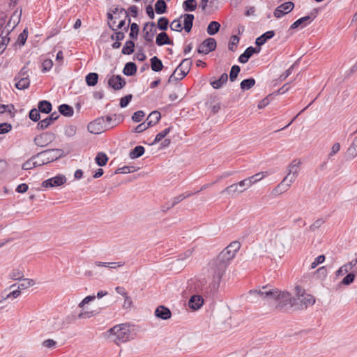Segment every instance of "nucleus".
<instances>
[{
    "mask_svg": "<svg viewBox=\"0 0 357 357\" xmlns=\"http://www.w3.org/2000/svg\"><path fill=\"white\" fill-rule=\"evenodd\" d=\"M325 260L324 255H319L317 258H315L314 261L311 264L310 268H315L319 264L323 263Z\"/></svg>",
    "mask_w": 357,
    "mask_h": 357,
    "instance_id": "nucleus-61",
    "label": "nucleus"
},
{
    "mask_svg": "<svg viewBox=\"0 0 357 357\" xmlns=\"http://www.w3.org/2000/svg\"><path fill=\"white\" fill-rule=\"evenodd\" d=\"M347 155L351 159L357 156V136L354 139L351 145L347 149Z\"/></svg>",
    "mask_w": 357,
    "mask_h": 357,
    "instance_id": "nucleus-33",
    "label": "nucleus"
},
{
    "mask_svg": "<svg viewBox=\"0 0 357 357\" xmlns=\"http://www.w3.org/2000/svg\"><path fill=\"white\" fill-rule=\"evenodd\" d=\"M67 181L66 177L63 174H58L54 177L45 180L42 183V186L45 188L59 187L63 185Z\"/></svg>",
    "mask_w": 357,
    "mask_h": 357,
    "instance_id": "nucleus-10",
    "label": "nucleus"
},
{
    "mask_svg": "<svg viewBox=\"0 0 357 357\" xmlns=\"http://www.w3.org/2000/svg\"><path fill=\"white\" fill-rule=\"evenodd\" d=\"M238 42L239 38L237 36H232L229 43V50L231 52H234Z\"/></svg>",
    "mask_w": 357,
    "mask_h": 357,
    "instance_id": "nucleus-50",
    "label": "nucleus"
},
{
    "mask_svg": "<svg viewBox=\"0 0 357 357\" xmlns=\"http://www.w3.org/2000/svg\"><path fill=\"white\" fill-rule=\"evenodd\" d=\"M172 31H181L183 29L181 21L180 20H174L170 24Z\"/></svg>",
    "mask_w": 357,
    "mask_h": 357,
    "instance_id": "nucleus-55",
    "label": "nucleus"
},
{
    "mask_svg": "<svg viewBox=\"0 0 357 357\" xmlns=\"http://www.w3.org/2000/svg\"><path fill=\"white\" fill-rule=\"evenodd\" d=\"M137 71V66L135 63L132 62H128L127 63L124 68L123 70V73L124 75L128 76H132L136 73Z\"/></svg>",
    "mask_w": 357,
    "mask_h": 357,
    "instance_id": "nucleus-32",
    "label": "nucleus"
},
{
    "mask_svg": "<svg viewBox=\"0 0 357 357\" xmlns=\"http://www.w3.org/2000/svg\"><path fill=\"white\" fill-rule=\"evenodd\" d=\"M21 294V291L17 288H13V290L8 291L7 289H4L0 294V303L8 300L17 298Z\"/></svg>",
    "mask_w": 357,
    "mask_h": 357,
    "instance_id": "nucleus-17",
    "label": "nucleus"
},
{
    "mask_svg": "<svg viewBox=\"0 0 357 357\" xmlns=\"http://www.w3.org/2000/svg\"><path fill=\"white\" fill-rule=\"evenodd\" d=\"M354 279L355 274L354 273H349L342 279L340 284L348 286L354 281Z\"/></svg>",
    "mask_w": 357,
    "mask_h": 357,
    "instance_id": "nucleus-46",
    "label": "nucleus"
},
{
    "mask_svg": "<svg viewBox=\"0 0 357 357\" xmlns=\"http://www.w3.org/2000/svg\"><path fill=\"white\" fill-rule=\"evenodd\" d=\"M135 168L130 166H124L121 168H118L115 171V174H128L135 172Z\"/></svg>",
    "mask_w": 357,
    "mask_h": 357,
    "instance_id": "nucleus-51",
    "label": "nucleus"
},
{
    "mask_svg": "<svg viewBox=\"0 0 357 357\" xmlns=\"http://www.w3.org/2000/svg\"><path fill=\"white\" fill-rule=\"evenodd\" d=\"M94 315L92 311H86L84 310V307L82 308L81 312L78 314L77 317L80 319H89Z\"/></svg>",
    "mask_w": 357,
    "mask_h": 357,
    "instance_id": "nucleus-57",
    "label": "nucleus"
},
{
    "mask_svg": "<svg viewBox=\"0 0 357 357\" xmlns=\"http://www.w3.org/2000/svg\"><path fill=\"white\" fill-rule=\"evenodd\" d=\"M325 222V220L322 218L317 219L315 220L309 227L310 231H314L319 229Z\"/></svg>",
    "mask_w": 357,
    "mask_h": 357,
    "instance_id": "nucleus-48",
    "label": "nucleus"
},
{
    "mask_svg": "<svg viewBox=\"0 0 357 357\" xmlns=\"http://www.w3.org/2000/svg\"><path fill=\"white\" fill-rule=\"evenodd\" d=\"M15 107L13 105H3L0 104V113L8 112L9 114L12 115Z\"/></svg>",
    "mask_w": 357,
    "mask_h": 357,
    "instance_id": "nucleus-54",
    "label": "nucleus"
},
{
    "mask_svg": "<svg viewBox=\"0 0 357 357\" xmlns=\"http://www.w3.org/2000/svg\"><path fill=\"white\" fill-rule=\"evenodd\" d=\"M183 17L184 29L186 32H190L192 27L194 15L192 14H184L181 16V18Z\"/></svg>",
    "mask_w": 357,
    "mask_h": 357,
    "instance_id": "nucleus-26",
    "label": "nucleus"
},
{
    "mask_svg": "<svg viewBox=\"0 0 357 357\" xmlns=\"http://www.w3.org/2000/svg\"><path fill=\"white\" fill-rule=\"evenodd\" d=\"M228 80V75L227 73H223L218 79L210 80V84L215 89H220Z\"/></svg>",
    "mask_w": 357,
    "mask_h": 357,
    "instance_id": "nucleus-23",
    "label": "nucleus"
},
{
    "mask_svg": "<svg viewBox=\"0 0 357 357\" xmlns=\"http://www.w3.org/2000/svg\"><path fill=\"white\" fill-rule=\"evenodd\" d=\"M108 160V157L103 152H98L95 158V161L99 166H105L107 164Z\"/></svg>",
    "mask_w": 357,
    "mask_h": 357,
    "instance_id": "nucleus-35",
    "label": "nucleus"
},
{
    "mask_svg": "<svg viewBox=\"0 0 357 357\" xmlns=\"http://www.w3.org/2000/svg\"><path fill=\"white\" fill-rule=\"evenodd\" d=\"M105 123L104 119H97L88 125V130L91 134H102L107 129L103 130L102 125Z\"/></svg>",
    "mask_w": 357,
    "mask_h": 357,
    "instance_id": "nucleus-16",
    "label": "nucleus"
},
{
    "mask_svg": "<svg viewBox=\"0 0 357 357\" xmlns=\"http://www.w3.org/2000/svg\"><path fill=\"white\" fill-rule=\"evenodd\" d=\"M275 35L273 31H268L256 39L255 43L257 46L264 45L267 40L272 38Z\"/></svg>",
    "mask_w": 357,
    "mask_h": 357,
    "instance_id": "nucleus-29",
    "label": "nucleus"
},
{
    "mask_svg": "<svg viewBox=\"0 0 357 357\" xmlns=\"http://www.w3.org/2000/svg\"><path fill=\"white\" fill-rule=\"evenodd\" d=\"M244 192V188H241L240 182L234 183L222 191V193H226L228 195H234L236 192L241 193Z\"/></svg>",
    "mask_w": 357,
    "mask_h": 357,
    "instance_id": "nucleus-24",
    "label": "nucleus"
},
{
    "mask_svg": "<svg viewBox=\"0 0 357 357\" xmlns=\"http://www.w3.org/2000/svg\"><path fill=\"white\" fill-rule=\"evenodd\" d=\"M192 64V62L190 59H183L171 75L168 82L171 83L174 81H178L183 79L189 73Z\"/></svg>",
    "mask_w": 357,
    "mask_h": 357,
    "instance_id": "nucleus-5",
    "label": "nucleus"
},
{
    "mask_svg": "<svg viewBox=\"0 0 357 357\" xmlns=\"http://www.w3.org/2000/svg\"><path fill=\"white\" fill-rule=\"evenodd\" d=\"M134 42L132 40H128L122 49V54L128 55L131 54L134 52Z\"/></svg>",
    "mask_w": 357,
    "mask_h": 357,
    "instance_id": "nucleus-39",
    "label": "nucleus"
},
{
    "mask_svg": "<svg viewBox=\"0 0 357 357\" xmlns=\"http://www.w3.org/2000/svg\"><path fill=\"white\" fill-rule=\"evenodd\" d=\"M294 8V4L291 1L285 2L278 7L274 11V16L280 18L285 14L290 13Z\"/></svg>",
    "mask_w": 357,
    "mask_h": 357,
    "instance_id": "nucleus-14",
    "label": "nucleus"
},
{
    "mask_svg": "<svg viewBox=\"0 0 357 357\" xmlns=\"http://www.w3.org/2000/svg\"><path fill=\"white\" fill-rule=\"evenodd\" d=\"M9 277L12 280H20L24 278V273L20 269H15L10 273Z\"/></svg>",
    "mask_w": 357,
    "mask_h": 357,
    "instance_id": "nucleus-47",
    "label": "nucleus"
},
{
    "mask_svg": "<svg viewBox=\"0 0 357 357\" xmlns=\"http://www.w3.org/2000/svg\"><path fill=\"white\" fill-rule=\"evenodd\" d=\"M160 117L161 115L159 112L153 111L149 115L147 118L149 119V121L152 122V123L156 124L160 120Z\"/></svg>",
    "mask_w": 357,
    "mask_h": 357,
    "instance_id": "nucleus-49",
    "label": "nucleus"
},
{
    "mask_svg": "<svg viewBox=\"0 0 357 357\" xmlns=\"http://www.w3.org/2000/svg\"><path fill=\"white\" fill-rule=\"evenodd\" d=\"M171 143V139L167 137V135H156L155 139L150 143V145H155L159 144L158 149H165L169 146Z\"/></svg>",
    "mask_w": 357,
    "mask_h": 357,
    "instance_id": "nucleus-19",
    "label": "nucleus"
},
{
    "mask_svg": "<svg viewBox=\"0 0 357 357\" xmlns=\"http://www.w3.org/2000/svg\"><path fill=\"white\" fill-rule=\"evenodd\" d=\"M220 24L218 22L213 21L209 23L207 27V33L209 35H215L220 29Z\"/></svg>",
    "mask_w": 357,
    "mask_h": 357,
    "instance_id": "nucleus-38",
    "label": "nucleus"
},
{
    "mask_svg": "<svg viewBox=\"0 0 357 357\" xmlns=\"http://www.w3.org/2000/svg\"><path fill=\"white\" fill-rule=\"evenodd\" d=\"M255 84V79L250 78L243 80L240 84V86L242 90L245 91L250 89Z\"/></svg>",
    "mask_w": 357,
    "mask_h": 357,
    "instance_id": "nucleus-40",
    "label": "nucleus"
},
{
    "mask_svg": "<svg viewBox=\"0 0 357 357\" xmlns=\"http://www.w3.org/2000/svg\"><path fill=\"white\" fill-rule=\"evenodd\" d=\"M197 6L195 0H186L183 3V8L185 11H193L196 9Z\"/></svg>",
    "mask_w": 357,
    "mask_h": 357,
    "instance_id": "nucleus-41",
    "label": "nucleus"
},
{
    "mask_svg": "<svg viewBox=\"0 0 357 357\" xmlns=\"http://www.w3.org/2000/svg\"><path fill=\"white\" fill-rule=\"evenodd\" d=\"M53 123L54 122L52 121H51V118H50L48 116V117L45 118V119L40 121L38 123V127L40 128V129H45Z\"/></svg>",
    "mask_w": 357,
    "mask_h": 357,
    "instance_id": "nucleus-58",
    "label": "nucleus"
},
{
    "mask_svg": "<svg viewBox=\"0 0 357 357\" xmlns=\"http://www.w3.org/2000/svg\"><path fill=\"white\" fill-rule=\"evenodd\" d=\"M235 254L231 252V250L226 248L218 255V257H219L220 260H222L227 264H228L229 261L231 260L235 257Z\"/></svg>",
    "mask_w": 357,
    "mask_h": 357,
    "instance_id": "nucleus-28",
    "label": "nucleus"
},
{
    "mask_svg": "<svg viewBox=\"0 0 357 357\" xmlns=\"http://www.w3.org/2000/svg\"><path fill=\"white\" fill-rule=\"evenodd\" d=\"M204 299L201 296L193 295L189 300V307L193 310H198L202 306Z\"/></svg>",
    "mask_w": 357,
    "mask_h": 357,
    "instance_id": "nucleus-22",
    "label": "nucleus"
},
{
    "mask_svg": "<svg viewBox=\"0 0 357 357\" xmlns=\"http://www.w3.org/2000/svg\"><path fill=\"white\" fill-rule=\"evenodd\" d=\"M139 32V26L136 23L131 24L130 33L129 34L131 38L135 39L137 37Z\"/></svg>",
    "mask_w": 357,
    "mask_h": 357,
    "instance_id": "nucleus-56",
    "label": "nucleus"
},
{
    "mask_svg": "<svg viewBox=\"0 0 357 357\" xmlns=\"http://www.w3.org/2000/svg\"><path fill=\"white\" fill-rule=\"evenodd\" d=\"M105 337L116 345L129 341L132 339L130 325L121 324L113 326L105 333Z\"/></svg>",
    "mask_w": 357,
    "mask_h": 357,
    "instance_id": "nucleus-3",
    "label": "nucleus"
},
{
    "mask_svg": "<svg viewBox=\"0 0 357 357\" xmlns=\"http://www.w3.org/2000/svg\"><path fill=\"white\" fill-rule=\"evenodd\" d=\"M54 140L53 135H36L33 141L36 146L45 147Z\"/></svg>",
    "mask_w": 357,
    "mask_h": 357,
    "instance_id": "nucleus-18",
    "label": "nucleus"
},
{
    "mask_svg": "<svg viewBox=\"0 0 357 357\" xmlns=\"http://www.w3.org/2000/svg\"><path fill=\"white\" fill-rule=\"evenodd\" d=\"M108 85L114 90H120L126 85V81L120 75H112L108 79Z\"/></svg>",
    "mask_w": 357,
    "mask_h": 357,
    "instance_id": "nucleus-15",
    "label": "nucleus"
},
{
    "mask_svg": "<svg viewBox=\"0 0 357 357\" xmlns=\"http://www.w3.org/2000/svg\"><path fill=\"white\" fill-rule=\"evenodd\" d=\"M252 302H257L261 299L269 303H275V307L282 310L286 307L294 308L297 303L294 296L287 291H280L268 286H263L258 289H252L249 291Z\"/></svg>",
    "mask_w": 357,
    "mask_h": 357,
    "instance_id": "nucleus-1",
    "label": "nucleus"
},
{
    "mask_svg": "<svg viewBox=\"0 0 357 357\" xmlns=\"http://www.w3.org/2000/svg\"><path fill=\"white\" fill-rule=\"evenodd\" d=\"M98 75L96 73H91L86 77V82L89 86H95L98 82Z\"/></svg>",
    "mask_w": 357,
    "mask_h": 357,
    "instance_id": "nucleus-44",
    "label": "nucleus"
},
{
    "mask_svg": "<svg viewBox=\"0 0 357 357\" xmlns=\"http://www.w3.org/2000/svg\"><path fill=\"white\" fill-rule=\"evenodd\" d=\"M59 112L61 114L66 116H72L74 113L73 108L66 104H63L59 107Z\"/></svg>",
    "mask_w": 357,
    "mask_h": 357,
    "instance_id": "nucleus-34",
    "label": "nucleus"
},
{
    "mask_svg": "<svg viewBox=\"0 0 357 357\" xmlns=\"http://www.w3.org/2000/svg\"><path fill=\"white\" fill-rule=\"evenodd\" d=\"M240 72V67L238 66L234 65L231 67L230 73H229V79L231 82H234L238 76V74Z\"/></svg>",
    "mask_w": 357,
    "mask_h": 357,
    "instance_id": "nucleus-52",
    "label": "nucleus"
},
{
    "mask_svg": "<svg viewBox=\"0 0 357 357\" xmlns=\"http://www.w3.org/2000/svg\"><path fill=\"white\" fill-rule=\"evenodd\" d=\"M52 110V105L47 100H42L38 103V111L43 113L48 114Z\"/></svg>",
    "mask_w": 357,
    "mask_h": 357,
    "instance_id": "nucleus-36",
    "label": "nucleus"
},
{
    "mask_svg": "<svg viewBox=\"0 0 357 357\" xmlns=\"http://www.w3.org/2000/svg\"><path fill=\"white\" fill-rule=\"evenodd\" d=\"M227 264L217 257L210 263V273L213 277L214 281L219 282L225 273Z\"/></svg>",
    "mask_w": 357,
    "mask_h": 357,
    "instance_id": "nucleus-7",
    "label": "nucleus"
},
{
    "mask_svg": "<svg viewBox=\"0 0 357 357\" xmlns=\"http://www.w3.org/2000/svg\"><path fill=\"white\" fill-rule=\"evenodd\" d=\"M61 151L59 149H56L55 151H46L44 153L32 158L35 167L42 166L53 161L54 159H57L61 156Z\"/></svg>",
    "mask_w": 357,
    "mask_h": 357,
    "instance_id": "nucleus-6",
    "label": "nucleus"
},
{
    "mask_svg": "<svg viewBox=\"0 0 357 357\" xmlns=\"http://www.w3.org/2000/svg\"><path fill=\"white\" fill-rule=\"evenodd\" d=\"M8 35L1 33L0 36V55L4 52L6 45L8 44L10 41V38L8 37Z\"/></svg>",
    "mask_w": 357,
    "mask_h": 357,
    "instance_id": "nucleus-45",
    "label": "nucleus"
},
{
    "mask_svg": "<svg viewBox=\"0 0 357 357\" xmlns=\"http://www.w3.org/2000/svg\"><path fill=\"white\" fill-rule=\"evenodd\" d=\"M42 345L44 347L47 348V349H53L56 347V342L52 339H48V340L43 341L42 343Z\"/></svg>",
    "mask_w": 357,
    "mask_h": 357,
    "instance_id": "nucleus-64",
    "label": "nucleus"
},
{
    "mask_svg": "<svg viewBox=\"0 0 357 357\" xmlns=\"http://www.w3.org/2000/svg\"><path fill=\"white\" fill-rule=\"evenodd\" d=\"M29 118L33 121H38L40 118L38 109H32L29 112Z\"/></svg>",
    "mask_w": 357,
    "mask_h": 357,
    "instance_id": "nucleus-60",
    "label": "nucleus"
},
{
    "mask_svg": "<svg viewBox=\"0 0 357 357\" xmlns=\"http://www.w3.org/2000/svg\"><path fill=\"white\" fill-rule=\"evenodd\" d=\"M128 12L124 8H116L112 10V13H107L108 25L112 29L115 30L116 21L114 19H120L121 17H128Z\"/></svg>",
    "mask_w": 357,
    "mask_h": 357,
    "instance_id": "nucleus-9",
    "label": "nucleus"
},
{
    "mask_svg": "<svg viewBox=\"0 0 357 357\" xmlns=\"http://www.w3.org/2000/svg\"><path fill=\"white\" fill-rule=\"evenodd\" d=\"M15 79H18V81L15 84V86L18 89H20V90L25 89L28 88V86H29L30 80H29L28 76L22 77H17L15 78Z\"/></svg>",
    "mask_w": 357,
    "mask_h": 357,
    "instance_id": "nucleus-30",
    "label": "nucleus"
},
{
    "mask_svg": "<svg viewBox=\"0 0 357 357\" xmlns=\"http://www.w3.org/2000/svg\"><path fill=\"white\" fill-rule=\"evenodd\" d=\"M216 47V41L213 38H208L206 39L203 43L199 46L197 52L199 54H208L210 52L215 50Z\"/></svg>",
    "mask_w": 357,
    "mask_h": 357,
    "instance_id": "nucleus-11",
    "label": "nucleus"
},
{
    "mask_svg": "<svg viewBox=\"0 0 357 357\" xmlns=\"http://www.w3.org/2000/svg\"><path fill=\"white\" fill-rule=\"evenodd\" d=\"M228 250H231L234 254H236L237 251L240 249V243L237 241L231 243L227 247Z\"/></svg>",
    "mask_w": 357,
    "mask_h": 357,
    "instance_id": "nucleus-62",
    "label": "nucleus"
},
{
    "mask_svg": "<svg viewBox=\"0 0 357 357\" xmlns=\"http://www.w3.org/2000/svg\"><path fill=\"white\" fill-rule=\"evenodd\" d=\"M312 20L310 16L303 17L296 21H295L291 25V29H294L298 28V26H301L302 28L306 26L308 24H310Z\"/></svg>",
    "mask_w": 357,
    "mask_h": 357,
    "instance_id": "nucleus-27",
    "label": "nucleus"
},
{
    "mask_svg": "<svg viewBox=\"0 0 357 357\" xmlns=\"http://www.w3.org/2000/svg\"><path fill=\"white\" fill-rule=\"evenodd\" d=\"M145 113L142 110H139L133 114L132 119L135 122H139L143 119Z\"/></svg>",
    "mask_w": 357,
    "mask_h": 357,
    "instance_id": "nucleus-59",
    "label": "nucleus"
},
{
    "mask_svg": "<svg viewBox=\"0 0 357 357\" xmlns=\"http://www.w3.org/2000/svg\"><path fill=\"white\" fill-rule=\"evenodd\" d=\"M144 153V148L142 146H137L129 153V157L131 159H135L142 156Z\"/></svg>",
    "mask_w": 357,
    "mask_h": 357,
    "instance_id": "nucleus-37",
    "label": "nucleus"
},
{
    "mask_svg": "<svg viewBox=\"0 0 357 357\" xmlns=\"http://www.w3.org/2000/svg\"><path fill=\"white\" fill-rule=\"evenodd\" d=\"M167 5L165 1L158 0L155 4V10L158 14H162L166 12Z\"/></svg>",
    "mask_w": 357,
    "mask_h": 357,
    "instance_id": "nucleus-43",
    "label": "nucleus"
},
{
    "mask_svg": "<svg viewBox=\"0 0 357 357\" xmlns=\"http://www.w3.org/2000/svg\"><path fill=\"white\" fill-rule=\"evenodd\" d=\"M20 280V283L18 285L17 284H13L10 285V289L17 288L21 291V290L26 289L33 286L35 284L34 281L29 278H22Z\"/></svg>",
    "mask_w": 357,
    "mask_h": 357,
    "instance_id": "nucleus-21",
    "label": "nucleus"
},
{
    "mask_svg": "<svg viewBox=\"0 0 357 357\" xmlns=\"http://www.w3.org/2000/svg\"><path fill=\"white\" fill-rule=\"evenodd\" d=\"M22 11L18 13L17 11L14 12V13L10 17V20L2 30V34L8 35L10 32L15 28V26L20 22V17H21Z\"/></svg>",
    "mask_w": 357,
    "mask_h": 357,
    "instance_id": "nucleus-13",
    "label": "nucleus"
},
{
    "mask_svg": "<svg viewBox=\"0 0 357 357\" xmlns=\"http://www.w3.org/2000/svg\"><path fill=\"white\" fill-rule=\"evenodd\" d=\"M295 296L294 299L297 303V305L294 306L295 310H302L312 306L315 303V298L311 294H307L305 290L299 285L294 287Z\"/></svg>",
    "mask_w": 357,
    "mask_h": 357,
    "instance_id": "nucleus-4",
    "label": "nucleus"
},
{
    "mask_svg": "<svg viewBox=\"0 0 357 357\" xmlns=\"http://www.w3.org/2000/svg\"><path fill=\"white\" fill-rule=\"evenodd\" d=\"M301 161L294 159L287 167V175L282 181L273 190V195H279L287 191L297 178L301 170Z\"/></svg>",
    "mask_w": 357,
    "mask_h": 357,
    "instance_id": "nucleus-2",
    "label": "nucleus"
},
{
    "mask_svg": "<svg viewBox=\"0 0 357 357\" xmlns=\"http://www.w3.org/2000/svg\"><path fill=\"white\" fill-rule=\"evenodd\" d=\"M157 32L154 22H147L143 28L144 38L146 42H153V38Z\"/></svg>",
    "mask_w": 357,
    "mask_h": 357,
    "instance_id": "nucleus-12",
    "label": "nucleus"
},
{
    "mask_svg": "<svg viewBox=\"0 0 357 357\" xmlns=\"http://www.w3.org/2000/svg\"><path fill=\"white\" fill-rule=\"evenodd\" d=\"M155 43L159 46H162L163 45H173L172 40L169 39L168 35L165 32H161L157 36Z\"/></svg>",
    "mask_w": 357,
    "mask_h": 357,
    "instance_id": "nucleus-25",
    "label": "nucleus"
},
{
    "mask_svg": "<svg viewBox=\"0 0 357 357\" xmlns=\"http://www.w3.org/2000/svg\"><path fill=\"white\" fill-rule=\"evenodd\" d=\"M351 269L347 264L342 266L335 273L336 276H340L349 273Z\"/></svg>",
    "mask_w": 357,
    "mask_h": 357,
    "instance_id": "nucleus-63",
    "label": "nucleus"
},
{
    "mask_svg": "<svg viewBox=\"0 0 357 357\" xmlns=\"http://www.w3.org/2000/svg\"><path fill=\"white\" fill-rule=\"evenodd\" d=\"M151 67L153 71L159 72L162 70L163 64L160 59L157 56H153L151 59Z\"/></svg>",
    "mask_w": 357,
    "mask_h": 357,
    "instance_id": "nucleus-31",
    "label": "nucleus"
},
{
    "mask_svg": "<svg viewBox=\"0 0 357 357\" xmlns=\"http://www.w3.org/2000/svg\"><path fill=\"white\" fill-rule=\"evenodd\" d=\"M155 315L164 320H167L171 318L172 313L169 308L160 305L155 310Z\"/></svg>",
    "mask_w": 357,
    "mask_h": 357,
    "instance_id": "nucleus-20",
    "label": "nucleus"
},
{
    "mask_svg": "<svg viewBox=\"0 0 357 357\" xmlns=\"http://www.w3.org/2000/svg\"><path fill=\"white\" fill-rule=\"evenodd\" d=\"M128 12L124 8H116L112 10V13H107L108 25L112 29L115 30L116 21L114 19H120L121 17H128Z\"/></svg>",
    "mask_w": 357,
    "mask_h": 357,
    "instance_id": "nucleus-8",
    "label": "nucleus"
},
{
    "mask_svg": "<svg viewBox=\"0 0 357 357\" xmlns=\"http://www.w3.org/2000/svg\"><path fill=\"white\" fill-rule=\"evenodd\" d=\"M168 24H169L168 20L165 17H162L158 21V27L160 30L165 31L167 29Z\"/></svg>",
    "mask_w": 357,
    "mask_h": 357,
    "instance_id": "nucleus-53",
    "label": "nucleus"
},
{
    "mask_svg": "<svg viewBox=\"0 0 357 357\" xmlns=\"http://www.w3.org/2000/svg\"><path fill=\"white\" fill-rule=\"evenodd\" d=\"M192 195H193V193H192V192H185V193L181 194L178 196L174 197L172 203L169 208L174 207L176 204H178L179 202L183 201L184 199L192 196Z\"/></svg>",
    "mask_w": 357,
    "mask_h": 357,
    "instance_id": "nucleus-42",
    "label": "nucleus"
}]
</instances>
